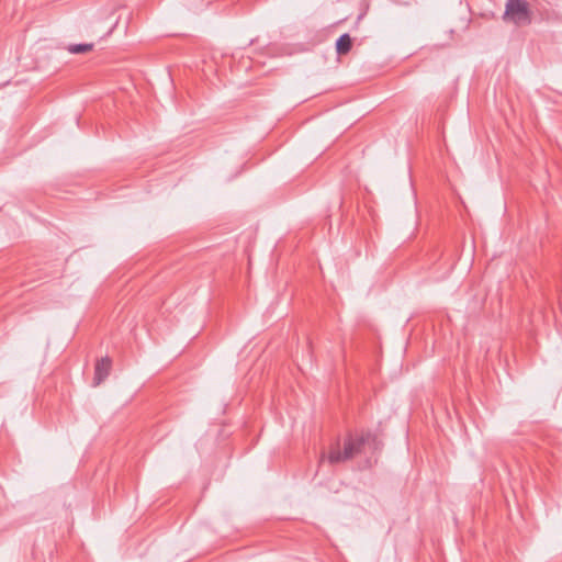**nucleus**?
Here are the masks:
<instances>
[{
	"instance_id": "nucleus-2",
	"label": "nucleus",
	"mask_w": 562,
	"mask_h": 562,
	"mask_svg": "<svg viewBox=\"0 0 562 562\" xmlns=\"http://www.w3.org/2000/svg\"><path fill=\"white\" fill-rule=\"evenodd\" d=\"M503 20L516 26L529 25L532 21V11L525 0H507Z\"/></svg>"
},
{
	"instance_id": "nucleus-3",
	"label": "nucleus",
	"mask_w": 562,
	"mask_h": 562,
	"mask_svg": "<svg viewBox=\"0 0 562 562\" xmlns=\"http://www.w3.org/2000/svg\"><path fill=\"white\" fill-rule=\"evenodd\" d=\"M112 361L109 357L100 359L94 369L93 384L97 386L101 384L110 374Z\"/></svg>"
},
{
	"instance_id": "nucleus-1",
	"label": "nucleus",
	"mask_w": 562,
	"mask_h": 562,
	"mask_svg": "<svg viewBox=\"0 0 562 562\" xmlns=\"http://www.w3.org/2000/svg\"><path fill=\"white\" fill-rule=\"evenodd\" d=\"M367 445L376 448V437L370 432L363 434L361 436H348L345 439L342 448L340 447L339 441L330 447L327 461L330 464H337L351 460L356 456L362 453ZM325 459V454H322L321 462H323Z\"/></svg>"
},
{
	"instance_id": "nucleus-4",
	"label": "nucleus",
	"mask_w": 562,
	"mask_h": 562,
	"mask_svg": "<svg viewBox=\"0 0 562 562\" xmlns=\"http://www.w3.org/2000/svg\"><path fill=\"white\" fill-rule=\"evenodd\" d=\"M352 47V40L349 34L345 33L339 36L336 42V50L339 55H346Z\"/></svg>"
},
{
	"instance_id": "nucleus-5",
	"label": "nucleus",
	"mask_w": 562,
	"mask_h": 562,
	"mask_svg": "<svg viewBox=\"0 0 562 562\" xmlns=\"http://www.w3.org/2000/svg\"><path fill=\"white\" fill-rule=\"evenodd\" d=\"M93 44H74L69 45L68 52L71 54H85L92 50Z\"/></svg>"
}]
</instances>
